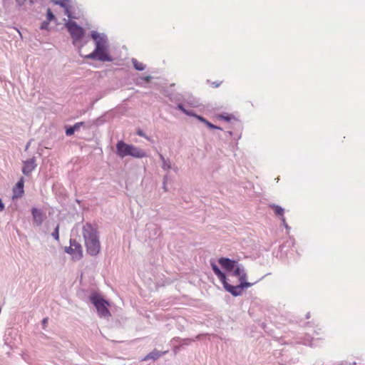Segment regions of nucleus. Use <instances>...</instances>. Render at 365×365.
I'll list each match as a JSON object with an SVG mask.
<instances>
[{
  "instance_id": "39448f33",
  "label": "nucleus",
  "mask_w": 365,
  "mask_h": 365,
  "mask_svg": "<svg viewBox=\"0 0 365 365\" xmlns=\"http://www.w3.org/2000/svg\"><path fill=\"white\" fill-rule=\"evenodd\" d=\"M211 267L214 273L217 275L218 279L222 282L224 287L227 291H228L231 294L238 293L237 290L240 289V287H232V285L229 284L226 281L225 274L221 272V270L215 263H211Z\"/></svg>"
},
{
  "instance_id": "cd10ccee",
  "label": "nucleus",
  "mask_w": 365,
  "mask_h": 365,
  "mask_svg": "<svg viewBox=\"0 0 365 365\" xmlns=\"http://www.w3.org/2000/svg\"><path fill=\"white\" fill-rule=\"evenodd\" d=\"M138 135H139L140 136H144V134L143 133V132L141 130H139L138 131Z\"/></svg>"
},
{
  "instance_id": "f3484780",
  "label": "nucleus",
  "mask_w": 365,
  "mask_h": 365,
  "mask_svg": "<svg viewBox=\"0 0 365 365\" xmlns=\"http://www.w3.org/2000/svg\"><path fill=\"white\" fill-rule=\"evenodd\" d=\"M160 158L163 161V168L164 170H169L171 168L170 162L165 160L162 154H160Z\"/></svg>"
},
{
  "instance_id": "4468645a",
  "label": "nucleus",
  "mask_w": 365,
  "mask_h": 365,
  "mask_svg": "<svg viewBox=\"0 0 365 365\" xmlns=\"http://www.w3.org/2000/svg\"><path fill=\"white\" fill-rule=\"evenodd\" d=\"M83 123H77L73 127H70L66 129V134L67 135H71L74 133L75 130L78 129Z\"/></svg>"
},
{
  "instance_id": "412c9836",
  "label": "nucleus",
  "mask_w": 365,
  "mask_h": 365,
  "mask_svg": "<svg viewBox=\"0 0 365 365\" xmlns=\"http://www.w3.org/2000/svg\"><path fill=\"white\" fill-rule=\"evenodd\" d=\"M210 86L212 87V88H217L218 86H220V84L222 83V81L220 82H217V81H208Z\"/></svg>"
},
{
  "instance_id": "6e6552de",
  "label": "nucleus",
  "mask_w": 365,
  "mask_h": 365,
  "mask_svg": "<svg viewBox=\"0 0 365 365\" xmlns=\"http://www.w3.org/2000/svg\"><path fill=\"white\" fill-rule=\"evenodd\" d=\"M66 252L71 255L75 259H80L83 257L82 247L76 242L71 241V245L67 249Z\"/></svg>"
},
{
  "instance_id": "aec40b11",
  "label": "nucleus",
  "mask_w": 365,
  "mask_h": 365,
  "mask_svg": "<svg viewBox=\"0 0 365 365\" xmlns=\"http://www.w3.org/2000/svg\"><path fill=\"white\" fill-rule=\"evenodd\" d=\"M58 230H59V225H57V227H56L55 231L52 233V236H53V237L56 240H58V239H59Z\"/></svg>"
},
{
  "instance_id": "1a4fd4ad",
  "label": "nucleus",
  "mask_w": 365,
  "mask_h": 365,
  "mask_svg": "<svg viewBox=\"0 0 365 365\" xmlns=\"http://www.w3.org/2000/svg\"><path fill=\"white\" fill-rule=\"evenodd\" d=\"M220 264L226 270L232 271L233 270L237 264V262L235 260H231L228 258L221 257L218 260Z\"/></svg>"
},
{
  "instance_id": "a878e982",
  "label": "nucleus",
  "mask_w": 365,
  "mask_h": 365,
  "mask_svg": "<svg viewBox=\"0 0 365 365\" xmlns=\"http://www.w3.org/2000/svg\"><path fill=\"white\" fill-rule=\"evenodd\" d=\"M48 319L46 317V318H44L42 321V325H43V329H46V325H47V323H48Z\"/></svg>"
},
{
  "instance_id": "5701e85b",
  "label": "nucleus",
  "mask_w": 365,
  "mask_h": 365,
  "mask_svg": "<svg viewBox=\"0 0 365 365\" xmlns=\"http://www.w3.org/2000/svg\"><path fill=\"white\" fill-rule=\"evenodd\" d=\"M178 109H180V110H182L183 113H185V114L187 115H191L188 111H187L182 105H178Z\"/></svg>"
},
{
  "instance_id": "4be33fe9",
  "label": "nucleus",
  "mask_w": 365,
  "mask_h": 365,
  "mask_svg": "<svg viewBox=\"0 0 365 365\" xmlns=\"http://www.w3.org/2000/svg\"><path fill=\"white\" fill-rule=\"evenodd\" d=\"M48 22L43 21L41 25V29H48Z\"/></svg>"
},
{
  "instance_id": "f257e3e1",
  "label": "nucleus",
  "mask_w": 365,
  "mask_h": 365,
  "mask_svg": "<svg viewBox=\"0 0 365 365\" xmlns=\"http://www.w3.org/2000/svg\"><path fill=\"white\" fill-rule=\"evenodd\" d=\"M83 236L87 252L92 255H97L101 250V243L98 232L91 225L86 224L83 227Z\"/></svg>"
},
{
  "instance_id": "7ed1b4c3",
  "label": "nucleus",
  "mask_w": 365,
  "mask_h": 365,
  "mask_svg": "<svg viewBox=\"0 0 365 365\" xmlns=\"http://www.w3.org/2000/svg\"><path fill=\"white\" fill-rule=\"evenodd\" d=\"M116 149L117 154L121 158L130 155L134 158H142L146 156L144 150L134 145L126 144L122 140L118 142Z\"/></svg>"
},
{
  "instance_id": "b1692460",
  "label": "nucleus",
  "mask_w": 365,
  "mask_h": 365,
  "mask_svg": "<svg viewBox=\"0 0 365 365\" xmlns=\"http://www.w3.org/2000/svg\"><path fill=\"white\" fill-rule=\"evenodd\" d=\"M61 6H63L65 8V12L66 14H67V16L69 17V18H71V14H69V11H68V9L67 7H66L65 4H63V3H60Z\"/></svg>"
},
{
  "instance_id": "9d476101",
  "label": "nucleus",
  "mask_w": 365,
  "mask_h": 365,
  "mask_svg": "<svg viewBox=\"0 0 365 365\" xmlns=\"http://www.w3.org/2000/svg\"><path fill=\"white\" fill-rule=\"evenodd\" d=\"M31 212L34 218V223L38 226L41 225L45 219L44 214L41 210L35 207L32 209Z\"/></svg>"
},
{
  "instance_id": "bb28decb",
  "label": "nucleus",
  "mask_w": 365,
  "mask_h": 365,
  "mask_svg": "<svg viewBox=\"0 0 365 365\" xmlns=\"http://www.w3.org/2000/svg\"><path fill=\"white\" fill-rule=\"evenodd\" d=\"M4 208V205L1 201V200L0 199V211L3 210Z\"/></svg>"
},
{
  "instance_id": "9b49d317",
  "label": "nucleus",
  "mask_w": 365,
  "mask_h": 365,
  "mask_svg": "<svg viewBox=\"0 0 365 365\" xmlns=\"http://www.w3.org/2000/svg\"><path fill=\"white\" fill-rule=\"evenodd\" d=\"M36 166V165L34 158L24 161L22 172L24 175H28L31 173V172L35 169Z\"/></svg>"
},
{
  "instance_id": "f03ea898",
  "label": "nucleus",
  "mask_w": 365,
  "mask_h": 365,
  "mask_svg": "<svg viewBox=\"0 0 365 365\" xmlns=\"http://www.w3.org/2000/svg\"><path fill=\"white\" fill-rule=\"evenodd\" d=\"M92 38L96 41V48L91 53L86 55L87 58L98 59L101 61H111L112 59L106 51V41L99 34L93 31Z\"/></svg>"
},
{
  "instance_id": "dca6fc26",
  "label": "nucleus",
  "mask_w": 365,
  "mask_h": 365,
  "mask_svg": "<svg viewBox=\"0 0 365 365\" xmlns=\"http://www.w3.org/2000/svg\"><path fill=\"white\" fill-rule=\"evenodd\" d=\"M271 207L272 208V210H274V213L277 215L283 216L284 209L282 207H281L280 206H278V205H271Z\"/></svg>"
},
{
  "instance_id": "ddd939ff",
  "label": "nucleus",
  "mask_w": 365,
  "mask_h": 365,
  "mask_svg": "<svg viewBox=\"0 0 365 365\" xmlns=\"http://www.w3.org/2000/svg\"><path fill=\"white\" fill-rule=\"evenodd\" d=\"M168 351H160L157 349H154L151 352H150L148 354H147L142 361H148L149 359L156 360L159 359L160 356L166 354Z\"/></svg>"
},
{
  "instance_id": "393cba45",
  "label": "nucleus",
  "mask_w": 365,
  "mask_h": 365,
  "mask_svg": "<svg viewBox=\"0 0 365 365\" xmlns=\"http://www.w3.org/2000/svg\"><path fill=\"white\" fill-rule=\"evenodd\" d=\"M220 118L226 121H230L232 119V117L229 115H220Z\"/></svg>"
},
{
  "instance_id": "20e7f679",
  "label": "nucleus",
  "mask_w": 365,
  "mask_h": 365,
  "mask_svg": "<svg viewBox=\"0 0 365 365\" xmlns=\"http://www.w3.org/2000/svg\"><path fill=\"white\" fill-rule=\"evenodd\" d=\"M91 299L101 317L108 318L110 316L108 309V303L104 298H91Z\"/></svg>"
},
{
  "instance_id": "a211bd4d",
  "label": "nucleus",
  "mask_w": 365,
  "mask_h": 365,
  "mask_svg": "<svg viewBox=\"0 0 365 365\" xmlns=\"http://www.w3.org/2000/svg\"><path fill=\"white\" fill-rule=\"evenodd\" d=\"M198 119L200 120L201 121L205 123V124L210 128H217V126L214 125L213 124H212L211 123L208 122L207 120H206L205 119H204L202 117H198Z\"/></svg>"
},
{
  "instance_id": "0eeeda50",
  "label": "nucleus",
  "mask_w": 365,
  "mask_h": 365,
  "mask_svg": "<svg viewBox=\"0 0 365 365\" xmlns=\"http://www.w3.org/2000/svg\"><path fill=\"white\" fill-rule=\"evenodd\" d=\"M66 27L71 34L74 43L83 38L84 35V30L82 27L78 26L75 22L70 21L67 23Z\"/></svg>"
},
{
  "instance_id": "f8f14e48",
  "label": "nucleus",
  "mask_w": 365,
  "mask_h": 365,
  "mask_svg": "<svg viewBox=\"0 0 365 365\" xmlns=\"http://www.w3.org/2000/svg\"><path fill=\"white\" fill-rule=\"evenodd\" d=\"M13 198H19L23 195L24 192L23 178H21L20 180L16 183V186L13 189Z\"/></svg>"
},
{
  "instance_id": "423d86ee",
  "label": "nucleus",
  "mask_w": 365,
  "mask_h": 365,
  "mask_svg": "<svg viewBox=\"0 0 365 365\" xmlns=\"http://www.w3.org/2000/svg\"><path fill=\"white\" fill-rule=\"evenodd\" d=\"M234 269H235L234 270L235 275L239 277V279H240V284L236 285L235 287H240V289L237 290L238 291L237 292H239V293H235V294H232L234 295V296H237V295L242 294L243 289L245 287H250L251 284L245 282L246 273H245V269L243 268H241V267H239L236 266Z\"/></svg>"
},
{
  "instance_id": "6ab92c4d",
  "label": "nucleus",
  "mask_w": 365,
  "mask_h": 365,
  "mask_svg": "<svg viewBox=\"0 0 365 365\" xmlns=\"http://www.w3.org/2000/svg\"><path fill=\"white\" fill-rule=\"evenodd\" d=\"M47 19L48 21H52L55 19V16L50 9H48L47 10Z\"/></svg>"
},
{
  "instance_id": "2eb2a0df",
  "label": "nucleus",
  "mask_w": 365,
  "mask_h": 365,
  "mask_svg": "<svg viewBox=\"0 0 365 365\" xmlns=\"http://www.w3.org/2000/svg\"><path fill=\"white\" fill-rule=\"evenodd\" d=\"M132 63L133 64L134 68L138 71H143L145 69V65L139 62L138 60L133 58L132 60Z\"/></svg>"
}]
</instances>
